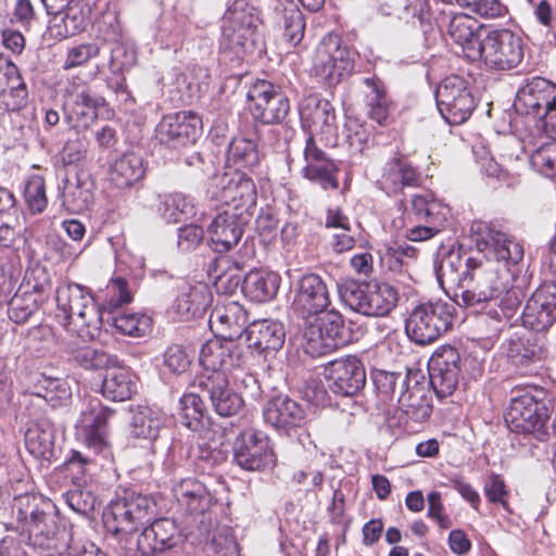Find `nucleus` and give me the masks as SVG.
<instances>
[{
	"label": "nucleus",
	"instance_id": "nucleus-1",
	"mask_svg": "<svg viewBox=\"0 0 556 556\" xmlns=\"http://www.w3.org/2000/svg\"><path fill=\"white\" fill-rule=\"evenodd\" d=\"M478 256L471 268L467 286H460L453 294V301L465 307L497 300L513 282L518 265L525 255L523 247L515 238L497 230L491 224L475 223L471 227Z\"/></svg>",
	"mask_w": 556,
	"mask_h": 556
},
{
	"label": "nucleus",
	"instance_id": "nucleus-2",
	"mask_svg": "<svg viewBox=\"0 0 556 556\" xmlns=\"http://www.w3.org/2000/svg\"><path fill=\"white\" fill-rule=\"evenodd\" d=\"M12 515L23 523L28 544L39 556H66L71 533L60 522L51 500L40 494L18 495L13 500Z\"/></svg>",
	"mask_w": 556,
	"mask_h": 556
},
{
	"label": "nucleus",
	"instance_id": "nucleus-3",
	"mask_svg": "<svg viewBox=\"0 0 556 556\" xmlns=\"http://www.w3.org/2000/svg\"><path fill=\"white\" fill-rule=\"evenodd\" d=\"M63 325L83 340H93L102 326V314L91 293L77 283L62 282L55 290Z\"/></svg>",
	"mask_w": 556,
	"mask_h": 556
},
{
	"label": "nucleus",
	"instance_id": "nucleus-4",
	"mask_svg": "<svg viewBox=\"0 0 556 556\" xmlns=\"http://www.w3.org/2000/svg\"><path fill=\"white\" fill-rule=\"evenodd\" d=\"M543 389H516L511 392L509 405L504 419L510 431L533 434L538 440L545 441L548 437V408L544 401Z\"/></svg>",
	"mask_w": 556,
	"mask_h": 556
},
{
	"label": "nucleus",
	"instance_id": "nucleus-5",
	"mask_svg": "<svg viewBox=\"0 0 556 556\" xmlns=\"http://www.w3.org/2000/svg\"><path fill=\"white\" fill-rule=\"evenodd\" d=\"M338 293L346 306L366 316H386L399 300L396 289L387 282L348 280L338 285Z\"/></svg>",
	"mask_w": 556,
	"mask_h": 556
},
{
	"label": "nucleus",
	"instance_id": "nucleus-6",
	"mask_svg": "<svg viewBox=\"0 0 556 556\" xmlns=\"http://www.w3.org/2000/svg\"><path fill=\"white\" fill-rule=\"evenodd\" d=\"M454 315L453 303L441 300L420 303L406 319V333L416 344H430L451 328Z\"/></svg>",
	"mask_w": 556,
	"mask_h": 556
},
{
	"label": "nucleus",
	"instance_id": "nucleus-7",
	"mask_svg": "<svg viewBox=\"0 0 556 556\" xmlns=\"http://www.w3.org/2000/svg\"><path fill=\"white\" fill-rule=\"evenodd\" d=\"M478 54L477 60L482 61L490 70H513L523 59L522 39L506 28L489 30L481 39Z\"/></svg>",
	"mask_w": 556,
	"mask_h": 556
},
{
	"label": "nucleus",
	"instance_id": "nucleus-8",
	"mask_svg": "<svg viewBox=\"0 0 556 556\" xmlns=\"http://www.w3.org/2000/svg\"><path fill=\"white\" fill-rule=\"evenodd\" d=\"M306 320L303 331V348L313 357L327 355L343 346L348 339L344 336L343 316L334 309H329L321 316Z\"/></svg>",
	"mask_w": 556,
	"mask_h": 556
},
{
	"label": "nucleus",
	"instance_id": "nucleus-9",
	"mask_svg": "<svg viewBox=\"0 0 556 556\" xmlns=\"http://www.w3.org/2000/svg\"><path fill=\"white\" fill-rule=\"evenodd\" d=\"M200 363L205 374L229 372L235 382L241 383L251 391L257 390V380L249 372L240 369L241 358L232 341L225 343L215 339L205 342L200 351Z\"/></svg>",
	"mask_w": 556,
	"mask_h": 556
},
{
	"label": "nucleus",
	"instance_id": "nucleus-10",
	"mask_svg": "<svg viewBox=\"0 0 556 556\" xmlns=\"http://www.w3.org/2000/svg\"><path fill=\"white\" fill-rule=\"evenodd\" d=\"M211 199L249 214L256 203V188L253 180L240 170L224 173L213 177L207 190Z\"/></svg>",
	"mask_w": 556,
	"mask_h": 556
},
{
	"label": "nucleus",
	"instance_id": "nucleus-11",
	"mask_svg": "<svg viewBox=\"0 0 556 556\" xmlns=\"http://www.w3.org/2000/svg\"><path fill=\"white\" fill-rule=\"evenodd\" d=\"M435 101L440 114L451 125L465 123L476 108L467 81L457 75L448 76L441 81L435 90Z\"/></svg>",
	"mask_w": 556,
	"mask_h": 556
},
{
	"label": "nucleus",
	"instance_id": "nucleus-12",
	"mask_svg": "<svg viewBox=\"0 0 556 556\" xmlns=\"http://www.w3.org/2000/svg\"><path fill=\"white\" fill-rule=\"evenodd\" d=\"M185 538L173 519L161 518L146 527L137 539L141 556H179Z\"/></svg>",
	"mask_w": 556,
	"mask_h": 556
},
{
	"label": "nucleus",
	"instance_id": "nucleus-13",
	"mask_svg": "<svg viewBox=\"0 0 556 556\" xmlns=\"http://www.w3.org/2000/svg\"><path fill=\"white\" fill-rule=\"evenodd\" d=\"M293 299L291 308L295 315L308 320L319 314H325L331 300L326 281L315 273L301 275L293 282Z\"/></svg>",
	"mask_w": 556,
	"mask_h": 556
},
{
	"label": "nucleus",
	"instance_id": "nucleus-14",
	"mask_svg": "<svg viewBox=\"0 0 556 556\" xmlns=\"http://www.w3.org/2000/svg\"><path fill=\"white\" fill-rule=\"evenodd\" d=\"M247 97L253 117L266 125L283 122L290 111L288 97L267 80H256L249 88Z\"/></svg>",
	"mask_w": 556,
	"mask_h": 556
},
{
	"label": "nucleus",
	"instance_id": "nucleus-15",
	"mask_svg": "<svg viewBox=\"0 0 556 556\" xmlns=\"http://www.w3.org/2000/svg\"><path fill=\"white\" fill-rule=\"evenodd\" d=\"M255 28L256 17L251 10L242 2H235L223 17L220 48L241 55L252 43Z\"/></svg>",
	"mask_w": 556,
	"mask_h": 556
},
{
	"label": "nucleus",
	"instance_id": "nucleus-16",
	"mask_svg": "<svg viewBox=\"0 0 556 556\" xmlns=\"http://www.w3.org/2000/svg\"><path fill=\"white\" fill-rule=\"evenodd\" d=\"M114 410L104 406L97 397L85 399L76 433L83 442L94 452H102L108 446V420Z\"/></svg>",
	"mask_w": 556,
	"mask_h": 556
},
{
	"label": "nucleus",
	"instance_id": "nucleus-17",
	"mask_svg": "<svg viewBox=\"0 0 556 556\" xmlns=\"http://www.w3.org/2000/svg\"><path fill=\"white\" fill-rule=\"evenodd\" d=\"M233 460L244 470L260 471L275 463L268 437L253 429L242 431L233 443Z\"/></svg>",
	"mask_w": 556,
	"mask_h": 556
},
{
	"label": "nucleus",
	"instance_id": "nucleus-18",
	"mask_svg": "<svg viewBox=\"0 0 556 556\" xmlns=\"http://www.w3.org/2000/svg\"><path fill=\"white\" fill-rule=\"evenodd\" d=\"M430 384L439 399H444L456 390L462 372L460 354L454 346L438 348L429 361Z\"/></svg>",
	"mask_w": 556,
	"mask_h": 556
},
{
	"label": "nucleus",
	"instance_id": "nucleus-19",
	"mask_svg": "<svg viewBox=\"0 0 556 556\" xmlns=\"http://www.w3.org/2000/svg\"><path fill=\"white\" fill-rule=\"evenodd\" d=\"M202 128L200 116L191 111L165 115L155 128V138L172 149L187 147L195 142Z\"/></svg>",
	"mask_w": 556,
	"mask_h": 556
},
{
	"label": "nucleus",
	"instance_id": "nucleus-20",
	"mask_svg": "<svg viewBox=\"0 0 556 556\" xmlns=\"http://www.w3.org/2000/svg\"><path fill=\"white\" fill-rule=\"evenodd\" d=\"M440 29L458 45L467 59L477 61L482 24L466 13L442 12L438 17Z\"/></svg>",
	"mask_w": 556,
	"mask_h": 556
},
{
	"label": "nucleus",
	"instance_id": "nucleus-21",
	"mask_svg": "<svg viewBox=\"0 0 556 556\" xmlns=\"http://www.w3.org/2000/svg\"><path fill=\"white\" fill-rule=\"evenodd\" d=\"M325 379L334 394L352 396L365 386V368L361 359L349 355L330 362L325 368Z\"/></svg>",
	"mask_w": 556,
	"mask_h": 556
},
{
	"label": "nucleus",
	"instance_id": "nucleus-22",
	"mask_svg": "<svg viewBox=\"0 0 556 556\" xmlns=\"http://www.w3.org/2000/svg\"><path fill=\"white\" fill-rule=\"evenodd\" d=\"M352 64L337 38H324L316 49L312 72L328 85H337L350 73Z\"/></svg>",
	"mask_w": 556,
	"mask_h": 556
},
{
	"label": "nucleus",
	"instance_id": "nucleus-23",
	"mask_svg": "<svg viewBox=\"0 0 556 556\" xmlns=\"http://www.w3.org/2000/svg\"><path fill=\"white\" fill-rule=\"evenodd\" d=\"M556 320V282H545L528 299L522 313L526 328L541 332Z\"/></svg>",
	"mask_w": 556,
	"mask_h": 556
},
{
	"label": "nucleus",
	"instance_id": "nucleus-24",
	"mask_svg": "<svg viewBox=\"0 0 556 556\" xmlns=\"http://www.w3.org/2000/svg\"><path fill=\"white\" fill-rule=\"evenodd\" d=\"M303 155L305 165L302 168V175L305 179L324 190L338 189V166L317 146L314 135L306 137Z\"/></svg>",
	"mask_w": 556,
	"mask_h": 556
},
{
	"label": "nucleus",
	"instance_id": "nucleus-25",
	"mask_svg": "<svg viewBox=\"0 0 556 556\" xmlns=\"http://www.w3.org/2000/svg\"><path fill=\"white\" fill-rule=\"evenodd\" d=\"M198 387L210 399L219 416H233L243 405L242 397L229 388V378L225 372L201 375Z\"/></svg>",
	"mask_w": 556,
	"mask_h": 556
},
{
	"label": "nucleus",
	"instance_id": "nucleus-26",
	"mask_svg": "<svg viewBox=\"0 0 556 556\" xmlns=\"http://www.w3.org/2000/svg\"><path fill=\"white\" fill-rule=\"evenodd\" d=\"M249 214L225 210L218 213L207 227L210 245L218 253L228 252L240 241Z\"/></svg>",
	"mask_w": 556,
	"mask_h": 556
},
{
	"label": "nucleus",
	"instance_id": "nucleus-27",
	"mask_svg": "<svg viewBox=\"0 0 556 556\" xmlns=\"http://www.w3.org/2000/svg\"><path fill=\"white\" fill-rule=\"evenodd\" d=\"M478 256L462 254L459 250H450L442 255L434 265V271L439 285L445 288H454V292L460 286H467L471 278V268Z\"/></svg>",
	"mask_w": 556,
	"mask_h": 556
},
{
	"label": "nucleus",
	"instance_id": "nucleus-28",
	"mask_svg": "<svg viewBox=\"0 0 556 556\" xmlns=\"http://www.w3.org/2000/svg\"><path fill=\"white\" fill-rule=\"evenodd\" d=\"M556 103V85L534 77L521 87L514 102L516 111L522 114L541 116V111H548Z\"/></svg>",
	"mask_w": 556,
	"mask_h": 556
},
{
	"label": "nucleus",
	"instance_id": "nucleus-29",
	"mask_svg": "<svg viewBox=\"0 0 556 556\" xmlns=\"http://www.w3.org/2000/svg\"><path fill=\"white\" fill-rule=\"evenodd\" d=\"M211 329L226 341H233L245 333L248 313L238 302L217 304L208 319Z\"/></svg>",
	"mask_w": 556,
	"mask_h": 556
},
{
	"label": "nucleus",
	"instance_id": "nucleus-30",
	"mask_svg": "<svg viewBox=\"0 0 556 556\" xmlns=\"http://www.w3.org/2000/svg\"><path fill=\"white\" fill-rule=\"evenodd\" d=\"M27 393L43 400L52 408H59L70 405L73 391L68 378L36 372L29 378Z\"/></svg>",
	"mask_w": 556,
	"mask_h": 556
},
{
	"label": "nucleus",
	"instance_id": "nucleus-31",
	"mask_svg": "<svg viewBox=\"0 0 556 556\" xmlns=\"http://www.w3.org/2000/svg\"><path fill=\"white\" fill-rule=\"evenodd\" d=\"M270 16L289 47H296L302 42L306 26L305 17L293 0H277Z\"/></svg>",
	"mask_w": 556,
	"mask_h": 556
},
{
	"label": "nucleus",
	"instance_id": "nucleus-32",
	"mask_svg": "<svg viewBox=\"0 0 556 556\" xmlns=\"http://www.w3.org/2000/svg\"><path fill=\"white\" fill-rule=\"evenodd\" d=\"M245 337L248 346L266 358L282 348L286 332L281 323L263 319L251 323L245 329Z\"/></svg>",
	"mask_w": 556,
	"mask_h": 556
},
{
	"label": "nucleus",
	"instance_id": "nucleus-33",
	"mask_svg": "<svg viewBox=\"0 0 556 556\" xmlns=\"http://www.w3.org/2000/svg\"><path fill=\"white\" fill-rule=\"evenodd\" d=\"M264 420L278 431L288 432L300 427L304 420L301 405L287 395H278L263 408Z\"/></svg>",
	"mask_w": 556,
	"mask_h": 556
},
{
	"label": "nucleus",
	"instance_id": "nucleus-34",
	"mask_svg": "<svg viewBox=\"0 0 556 556\" xmlns=\"http://www.w3.org/2000/svg\"><path fill=\"white\" fill-rule=\"evenodd\" d=\"M173 494L179 507L193 516H204L213 505L211 492L194 478L180 480L173 486Z\"/></svg>",
	"mask_w": 556,
	"mask_h": 556
},
{
	"label": "nucleus",
	"instance_id": "nucleus-35",
	"mask_svg": "<svg viewBox=\"0 0 556 556\" xmlns=\"http://www.w3.org/2000/svg\"><path fill=\"white\" fill-rule=\"evenodd\" d=\"M103 99L92 96L86 87L71 92L64 102L65 117L74 128L88 127L98 116Z\"/></svg>",
	"mask_w": 556,
	"mask_h": 556
},
{
	"label": "nucleus",
	"instance_id": "nucleus-36",
	"mask_svg": "<svg viewBox=\"0 0 556 556\" xmlns=\"http://www.w3.org/2000/svg\"><path fill=\"white\" fill-rule=\"evenodd\" d=\"M418 250L407 243L388 245L380 260L390 271L399 276L397 281L410 287L415 281Z\"/></svg>",
	"mask_w": 556,
	"mask_h": 556
},
{
	"label": "nucleus",
	"instance_id": "nucleus-37",
	"mask_svg": "<svg viewBox=\"0 0 556 556\" xmlns=\"http://www.w3.org/2000/svg\"><path fill=\"white\" fill-rule=\"evenodd\" d=\"M131 412L130 434L150 443L156 442L166 429V415L159 409L142 405L137 406Z\"/></svg>",
	"mask_w": 556,
	"mask_h": 556
},
{
	"label": "nucleus",
	"instance_id": "nucleus-38",
	"mask_svg": "<svg viewBox=\"0 0 556 556\" xmlns=\"http://www.w3.org/2000/svg\"><path fill=\"white\" fill-rule=\"evenodd\" d=\"M55 429L48 419L33 422L25 432V447L35 458L51 460L54 456Z\"/></svg>",
	"mask_w": 556,
	"mask_h": 556
},
{
	"label": "nucleus",
	"instance_id": "nucleus-39",
	"mask_svg": "<svg viewBox=\"0 0 556 556\" xmlns=\"http://www.w3.org/2000/svg\"><path fill=\"white\" fill-rule=\"evenodd\" d=\"M301 118L312 124L315 128L327 135L336 134V113L333 106L327 100L317 96L307 97L300 105Z\"/></svg>",
	"mask_w": 556,
	"mask_h": 556
},
{
	"label": "nucleus",
	"instance_id": "nucleus-40",
	"mask_svg": "<svg viewBox=\"0 0 556 556\" xmlns=\"http://www.w3.org/2000/svg\"><path fill=\"white\" fill-rule=\"evenodd\" d=\"M399 408L407 417V419L415 422L426 421L432 412L430 399L427 395L426 389L417 381L400 392L397 396Z\"/></svg>",
	"mask_w": 556,
	"mask_h": 556
},
{
	"label": "nucleus",
	"instance_id": "nucleus-41",
	"mask_svg": "<svg viewBox=\"0 0 556 556\" xmlns=\"http://www.w3.org/2000/svg\"><path fill=\"white\" fill-rule=\"evenodd\" d=\"M101 386L102 395L114 402L129 400L137 392L135 376L129 369L114 365L106 368Z\"/></svg>",
	"mask_w": 556,
	"mask_h": 556
},
{
	"label": "nucleus",
	"instance_id": "nucleus-42",
	"mask_svg": "<svg viewBox=\"0 0 556 556\" xmlns=\"http://www.w3.org/2000/svg\"><path fill=\"white\" fill-rule=\"evenodd\" d=\"M146 174L141 156L125 153L114 161L109 170V180L117 189H127L140 181Z\"/></svg>",
	"mask_w": 556,
	"mask_h": 556
},
{
	"label": "nucleus",
	"instance_id": "nucleus-43",
	"mask_svg": "<svg viewBox=\"0 0 556 556\" xmlns=\"http://www.w3.org/2000/svg\"><path fill=\"white\" fill-rule=\"evenodd\" d=\"M211 302V293L205 283L190 285L184 282L179 287V294L175 301L177 314L188 319L203 312Z\"/></svg>",
	"mask_w": 556,
	"mask_h": 556
},
{
	"label": "nucleus",
	"instance_id": "nucleus-44",
	"mask_svg": "<svg viewBox=\"0 0 556 556\" xmlns=\"http://www.w3.org/2000/svg\"><path fill=\"white\" fill-rule=\"evenodd\" d=\"M419 182L420 174L405 159H392L383 167L382 184L392 192L416 187Z\"/></svg>",
	"mask_w": 556,
	"mask_h": 556
},
{
	"label": "nucleus",
	"instance_id": "nucleus-45",
	"mask_svg": "<svg viewBox=\"0 0 556 556\" xmlns=\"http://www.w3.org/2000/svg\"><path fill=\"white\" fill-rule=\"evenodd\" d=\"M279 288L278 277L271 273L251 270L242 282V292L251 301L263 303L271 300Z\"/></svg>",
	"mask_w": 556,
	"mask_h": 556
},
{
	"label": "nucleus",
	"instance_id": "nucleus-46",
	"mask_svg": "<svg viewBox=\"0 0 556 556\" xmlns=\"http://www.w3.org/2000/svg\"><path fill=\"white\" fill-rule=\"evenodd\" d=\"M66 353L71 361L86 370L109 368L118 363L115 356L87 344L78 345L71 343L66 348Z\"/></svg>",
	"mask_w": 556,
	"mask_h": 556
},
{
	"label": "nucleus",
	"instance_id": "nucleus-47",
	"mask_svg": "<svg viewBox=\"0 0 556 556\" xmlns=\"http://www.w3.org/2000/svg\"><path fill=\"white\" fill-rule=\"evenodd\" d=\"M159 212L165 222L177 224L195 216L197 205L190 195L175 192L164 195Z\"/></svg>",
	"mask_w": 556,
	"mask_h": 556
},
{
	"label": "nucleus",
	"instance_id": "nucleus-48",
	"mask_svg": "<svg viewBox=\"0 0 556 556\" xmlns=\"http://www.w3.org/2000/svg\"><path fill=\"white\" fill-rule=\"evenodd\" d=\"M365 97L369 106V116L378 124H383L389 115L388 99L383 83L376 76L363 79Z\"/></svg>",
	"mask_w": 556,
	"mask_h": 556
},
{
	"label": "nucleus",
	"instance_id": "nucleus-49",
	"mask_svg": "<svg viewBox=\"0 0 556 556\" xmlns=\"http://www.w3.org/2000/svg\"><path fill=\"white\" fill-rule=\"evenodd\" d=\"M21 291H27V295L45 304L51 294L52 282L47 268L35 264L30 266L25 274L24 280L18 288Z\"/></svg>",
	"mask_w": 556,
	"mask_h": 556
},
{
	"label": "nucleus",
	"instance_id": "nucleus-50",
	"mask_svg": "<svg viewBox=\"0 0 556 556\" xmlns=\"http://www.w3.org/2000/svg\"><path fill=\"white\" fill-rule=\"evenodd\" d=\"M412 211L419 220H433L437 225H445L448 207L430 193L415 194L412 198Z\"/></svg>",
	"mask_w": 556,
	"mask_h": 556
},
{
	"label": "nucleus",
	"instance_id": "nucleus-51",
	"mask_svg": "<svg viewBox=\"0 0 556 556\" xmlns=\"http://www.w3.org/2000/svg\"><path fill=\"white\" fill-rule=\"evenodd\" d=\"M227 162L241 168H252L260 163L256 142L244 137L231 140L227 151Z\"/></svg>",
	"mask_w": 556,
	"mask_h": 556
},
{
	"label": "nucleus",
	"instance_id": "nucleus-52",
	"mask_svg": "<svg viewBox=\"0 0 556 556\" xmlns=\"http://www.w3.org/2000/svg\"><path fill=\"white\" fill-rule=\"evenodd\" d=\"M104 526L108 531L118 533H129L135 530L136 520H132V515L129 514L125 504L118 497L113 500L103 514Z\"/></svg>",
	"mask_w": 556,
	"mask_h": 556
},
{
	"label": "nucleus",
	"instance_id": "nucleus-53",
	"mask_svg": "<svg viewBox=\"0 0 556 556\" xmlns=\"http://www.w3.org/2000/svg\"><path fill=\"white\" fill-rule=\"evenodd\" d=\"M180 421L191 431H199L204 427L206 408L200 395L185 394L180 401Z\"/></svg>",
	"mask_w": 556,
	"mask_h": 556
},
{
	"label": "nucleus",
	"instance_id": "nucleus-54",
	"mask_svg": "<svg viewBox=\"0 0 556 556\" xmlns=\"http://www.w3.org/2000/svg\"><path fill=\"white\" fill-rule=\"evenodd\" d=\"M372 381L382 401H391L410 382L408 375L377 370L372 374Z\"/></svg>",
	"mask_w": 556,
	"mask_h": 556
},
{
	"label": "nucleus",
	"instance_id": "nucleus-55",
	"mask_svg": "<svg viewBox=\"0 0 556 556\" xmlns=\"http://www.w3.org/2000/svg\"><path fill=\"white\" fill-rule=\"evenodd\" d=\"M113 326L122 334L140 338L151 331L152 318L143 313H121L113 318Z\"/></svg>",
	"mask_w": 556,
	"mask_h": 556
},
{
	"label": "nucleus",
	"instance_id": "nucleus-56",
	"mask_svg": "<svg viewBox=\"0 0 556 556\" xmlns=\"http://www.w3.org/2000/svg\"><path fill=\"white\" fill-rule=\"evenodd\" d=\"M43 304L20 289L8 304L9 318L15 324H25Z\"/></svg>",
	"mask_w": 556,
	"mask_h": 556
},
{
	"label": "nucleus",
	"instance_id": "nucleus-57",
	"mask_svg": "<svg viewBox=\"0 0 556 556\" xmlns=\"http://www.w3.org/2000/svg\"><path fill=\"white\" fill-rule=\"evenodd\" d=\"M530 164L534 170L547 178L556 177V142H544L530 153Z\"/></svg>",
	"mask_w": 556,
	"mask_h": 556
},
{
	"label": "nucleus",
	"instance_id": "nucleus-58",
	"mask_svg": "<svg viewBox=\"0 0 556 556\" xmlns=\"http://www.w3.org/2000/svg\"><path fill=\"white\" fill-rule=\"evenodd\" d=\"M24 199L33 214L42 213L48 205L45 179L40 175H33L24 188Z\"/></svg>",
	"mask_w": 556,
	"mask_h": 556
},
{
	"label": "nucleus",
	"instance_id": "nucleus-59",
	"mask_svg": "<svg viewBox=\"0 0 556 556\" xmlns=\"http://www.w3.org/2000/svg\"><path fill=\"white\" fill-rule=\"evenodd\" d=\"M123 504H125L129 514L132 515V520L138 523L142 522L155 507L154 501L148 496L135 491L126 490L122 496H117Z\"/></svg>",
	"mask_w": 556,
	"mask_h": 556
},
{
	"label": "nucleus",
	"instance_id": "nucleus-60",
	"mask_svg": "<svg viewBox=\"0 0 556 556\" xmlns=\"http://www.w3.org/2000/svg\"><path fill=\"white\" fill-rule=\"evenodd\" d=\"M0 96V109L8 112H16L27 104L28 92L26 84L22 80L21 75H16L12 84Z\"/></svg>",
	"mask_w": 556,
	"mask_h": 556
},
{
	"label": "nucleus",
	"instance_id": "nucleus-61",
	"mask_svg": "<svg viewBox=\"0 0 556 556\" xmlns=\"http://www.w3.org/2000/svg\"><path fill=\"white\" fill-rule=\"evenodd\" d=\"M101 51L97 41L83 42L68 48L63 62V70H71L86 65L90 60L96 59Z\"/></svg>",
	"mask_w": 556,
	"mask_h": 556
},
{
	"label": "nucleus",
	"instance_id": "nucleus-62",
	"mask_svg": "<svg viewBox=\"0 0 556 556\" xmlns=\"http://www.w3.org/2000/svg\"><path fill=\"white\" fill-rule=\"evenodd\" d=\"M481 17L494 18L505 14L506 8L498 0H452Z\"/></svg>",
	"mask_w": 556,
	"mask_h": 556
},
{
	"label": "nucleus",
	"instance_id": "nucleus-63",
	"mask_svg": "<svg viewBox=\"0 0 556 556\" xmlns=\"http://www.w3.org/2000/svg\"><path fill=\"white\" fill-rule=\"evenodd\" d=\"M64 497L68 507L81 516H88L94 509L96 497L91 492L84 491L78 486L65 493Z\"/></svg>",
	"mask_w": 556,
	"mask_h": 556
},
{
	"label": "nucleus",
	"instance_id": "nucleus-64",
	"mask_svg": "<svg viewBox=\"0 0 556 556\" xmlns=\"http://www.w3.org/2000/svg\"><path fill=\"white\" fill-rule=\"evenodd\" d=\"M208 546L215 556H238L239 554L238 543L227 528L215 533Z\"/></svg>",
	"mask_w": 556,
	"mask_h": 556
}]
</instances>
